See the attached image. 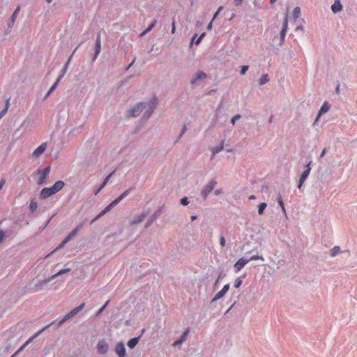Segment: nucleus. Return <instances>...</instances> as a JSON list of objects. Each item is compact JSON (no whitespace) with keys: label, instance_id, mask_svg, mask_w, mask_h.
Returning a JSON list of instances; mask_svg holds the SVG:
<instances>
[{"label":"nucleus","instance_id":"nucleus-1","mask_svg":"<svg viewBox=\"0 0 357 357\" xmlns=\"http://www.w3.org/2000/svg\"><path fill=\"white\" fill-rule=\"evenodd\" d=\"M157 105L158 101L156 98L151 99L149 103L140 102L131 109L128 110V116L129 117H136L141 114L143 109H145L144 116L148 119L153 113Z\"/></svg>","mask_w":357,"mask_h":357},{"label":"nucleus","instance_id":"nucleus-2","mask_svg":"<svg viewBox=\"0 0 357 357\" xmlns=\"http://www.w3.org/2000/svg\"><path fill=\"white\" fill-rule=\"evenodd\" d=\"M64 186L65 183L63 181H57L52 187L42 189L40 197L41 199H47L61 190Z\"/></svg>","mask_w":357,"mask_h":357},{"label":"nucleus","instance_id":"nucleus-3","mask_svg":"<svg viewBox=\"0 0 357 357\" xmlns=\"http://www.w3.org/2000/svg\"><path fill=\"white\" fill-rule=\"evenodd\" d=\"M131 192V189H128L124 191L120 196H119L116 199L112 202L107 207L104 208L93 220L92 222L97 220L98 218L106 214L109 212L114 206L117 205L124 197L128 196L129 193Z\"/></svg>","mask_w":357,"mask_h":357},{"label":"nucleus","instance_id":"nucleus-4","mask_svg":"<svg viewBox=\"0 0 357 357\" xmlns=\"http://www.w3.org/2000/svg\"><path fill=\"white\" fill-rule=\"evenodd\" d=\"M85 306V303H82L78 307L74 308L71 311H70L67 314L64 316V317L59 322V326H61L63 324H64L67 320L74 317L75 314H77L79 312H80Z\"/></svg>","mask_w":357,"mask_h":357},{"label":"nucleus","instance_id":"nucleus-5","mask_svg":"<svg viewBox=\"0 0 357 357\" xmlns=\"http://www.w3.org/2000/svg\"><path fill=\"white\" fill-rule=\"evenodd\" d=\"M85 306V303H82L78 307L74 308L71 311H70L67 314L64 316V317L59 322V326H61L63 324H64L67 320L74 317L75 314H77L79 312H80Z\"/></svg>","mask_w":357,"mask_h":357},{"label":"nucleus","instance_id":"nucleus-6","mask_svg":"<svg viewBox=\"0 0 357 357\" xmlns=\"http://www.w3.org/2000/svg\"><path fill=\"white\" fill-rule=\"evenodd\" d=\"M85 306V303H82L78 307L74 308L71 311H70L67 314L64 316V317L59 322V326H61L63 324H64L67 320L74 317L75 314H77L79 312H80Z\"/></svg>","mask_w":357,"mask_h":357},{"label":"nucleus","instance_id":"nucleus-7","mask_svg":"<svg viewBox=\"0 0 357 357\" xmlns=\"http://www.w3.org/2000/svg\"><path fill=\"white\" fill-rule=\"evenodd\" d=\"M51 170L50 167H47L43 169H38L36 173L40 176L37 184L41 185L46 182L47 178Z\"/></svg>","mask_w":357,"mask_h":357},{"label":"nucleus","instance_id":"nucleus-8","mask_svg":"<svg viewBox=\"0 0 357 357\" xmlns=\"http://www.w3.org/2000/svg\"><path fill=\"white\" fill-rule=\"evenodd\" d=\"M50 325H47V326L44 327L43 328H42L40 331H38V333H36L34 335H33L32 337H31L28 340L26 341V342L22 346L20 347L17 351L11 356V357H15V356H17L20 352H21L22 350L24 349V348L29 344H30L40 333H41L43 331H44L46 328H47Z\"/></svg>","mask_w":357,"mask_h":357},{"label":"nucleus","instance_id":"nucleus-9","mask_svg":"<svg viewBox=\"0 0 357 357\" xmlns=\"http://www.w3.org/2000/svg\"><path fill=\"white\" fill-rule=\"evenodd\" d=\"M216 181L215 180H211L208 182V183L204 186L202 190V195L204 199H206L208 194L214 189Z\"/></svg>","mask_w":357,"mask_h":357},{"label":"nucleus","instance_id":"nucleus-10","mask_svg":"<svg viewBox=\"0 0 357 357\" xmlns=\"http://www.w3.org/2000/svg\"><path fill=\"white\" fill-rule=\"evenodd\" d=\"M47 144L46 142L42 143L38 148H36L32 153V156L34 158L40 157L46 150Z\"/></svg>","mask_w":357,"mask_h":357},{"label":"nucleus","instance_id":"nucleus-11","mask_svg":"<svg viewBox=\"0 0 357 357\" xmlns=\"http://www.w3.org/2000/svg\"><path fill=\"white\" fill-rule=\"evenodd\" d=\"M310 162H309V164L307 166V169L301 174V176L300 178L299 183H298V188H301L302 187V185L304 183L305 179L307 178V176H309V174L310 173L311 167H310Z\"/></svg>","mask_w":357,"mask_h":357},{"label":"nucleus","instance_id":"nucleus-12","mask_svg":"<svg viewBox=\"0 0 357 357\" xmlns=\"http://www.w3.org/2000/svg\"><path fill=\"white\" fill-rule=\"evenodd\" d=\"M229 284H225L223 288L222 289V290H220V291H218L214 296V298H213V301H217L221 298H222L225 294L229 291Z\"/></svg>","mask_w":357,"mask_h":357},{"label":"nucleus","instance_id":"nucleus-13","mask_svg":"<svg viewBox=\"0 0 357 357\" xmlns=\"http://www.w3.org/2000/svg\"><path fill=\"white\" fill-rule=\"evenodd\" d=\"M82 225H79L77 226L66 238V239L62 242L61 246H62L63 244L69 241L71 238H73L77 233L78 231L82 229Z\"/></svg>","mask_w":357,"mask_h":357},{"label":"nucleus","instance_id":"nucleus-14","mask_svg":"<svg viewBox=\"0 0 357 357\" xmlns=\"http://www.w3.org/2000/svg\"><path fill=\"white\" fill-rule=\"evenodd\" d=\"M115 351L119 357L126 356V349L123 342H119L116 345Z\"/></svg>","mask_w":357,"mask_h":357},{"label":"nucleus","instance_id":"nucleus-15","mask_svg":"<svg viewBox=\"0 0 357 357\" xmlns=\"http://www.w3.org/2000/svg\"><path fill=\"white\" fill-rule=\"evenodd\" d=\"M97 349L99 353L105 354L108 351V344L104 340H100Z\"/></svg>","mask_w":357,"mask_h":357},{"label":"nucleus","instance_id":"nucleus-16","mask_svg":"<svg viewBox=\"0 0 357 357\" xmlns=\"http://www.w3.org/2000/svg\"><path fill=\"white\" fill-rule=\"evenodd\" d=\"M250 260L245 259L244 258L239 259L234 264V268L237 272L241 271L246 264L248 263Z\"/></svg>","mask_w":357,"mask_h":357},{"label":"nucleus","instance_id":"nucleus-17","mask_svg":"<svg viewBox=\"0 0 357 357\" xmlns=\"http://www.w3.org/2000/svg\"><path fill=\"white\" fill-rule=\"evenodd\" d=\"M329 109L330 105H328V102H325L319 109V114L315 119V122L318 121L319 118L322 114L327 112L329 110Z\"/></svg>","mask_w":357,"mask_h":357},{"label":"nucleus","instance_id":"nucleus-18","mask_svg":"<svg viewBox=\"0 0 357 357\" xmlns=\"http://www.w3.org/2000/svg\"><path fill=\"white\" fill-rule=\"evenodd\" d=\"M101 50V40H100V36H98L96 41V52L93 59L95 60L98 56L99 55Z\"/></svg>","mask_w":357,"mask_h":357},{"label":"nucleus","instance_id":"nucleus-19","mask_svg":"<svg viewBox=\"0 0 357 357\" xmlns=\"http://www.w3.org/2000/svg\"><path fill=\"white\" fill-rule=\"evenodd\" d=\"M342 9V6L340 0H335L333 4L331 6V10L334 13L340 11Z\"/></svg>","mask_w":357,"mask_h":357},{"label":"nucleus","instance_id":"nucleus-20","mask_svg":"<svg viewBox=\"0 0 357 357\" xmlns=\"http://www.w3.org/2000/svg\"><path fill=\"white\" fill-rule=\"evenodd\" d=\"M148 212H143L140 215H139L137 218L133 219L131 221L132 225H137L140 222H142L145 218L147 216Z\"/></svg>","mask_w":357,"mask_h":357},{"label":"nucleus","instance_id":"nucleus-21","mask_svg":"<svg viewBox=\"0 0 357 357\" xmlns=\"http://www.w3.org/2000/svg\"><path fill=\"white\" fill-rule=\"evenodd\" d=\"M206 77V75L203 72H199L197 74L195 78L191 80L192 84H195L198 80L204 79Z\"/></svg>","mask_w":357,"mask_h":357},{"label":"nucleus","instance_id":"nucleus-22","mask_svg":"<svg viewBox=\"0 0 357 357\" xmlns=\"http://www.w3.org/2000/svg\"><path fill=\"white\" fill-rule=\"evenodd\" d=\"M139 337H133L128 342V346L130 349H133L138 343Z\"/></svg>","mask_w":357,"mask_h":357},{"label":"nucleus","instance_id":"nucleus-23","mask_svg":"<svg viewBox=\"0 0 357 357\" xmlns=\"http://www.w3.org/2000/svg\"><path fill=\"white\" fill-rule=\"evenodd\" d=\"M114 172H112L111 174H109L104 180L103 183H102V185L100 186V188H98V190L96 192V195H97L106 185L107 183H108L109 180L110 179L111 176H112V174H114Z\"/></svg>","mask_w":357,"mask_h":357},{"label":"nucleus","instance_id":"nucleus-24","mask_svg":"<svg viewBox=\"0 0 357 357\" xmlns=\"http://www.w3.org/2000/svg\"><path fill=\"white\" fill-rule=\"evenodd\" d=\"M341 252L340 247V246H335L333 247L330 252L331 257H333L337 255Z\"/></svg>","mask_w":357,"mask_h":357},{"label":"nucleus","instance_id":"nucleus-25","mask_svg":"<svg viewBox=\"0 0 357 357\" xmlns=\"http://www.w3.org/2000/svg\"><path fill=\"white\" fill-rule=\"evenodd\" d=\"M288 22H289V10H287L285 16H284V19L283 20V23H282V30H284V31H287V29H288Z\"/></svg>","mask_w":357,"mask_h":357},{"label":"nucleus","instance_id":"nucleus-26","mask_svg":"<svg viewBox=\"0 0 357 357\" xmlns=\"http://www.w3.org/2000/svg\"><path fill=\"white\" fill-rule=\"evenodd\" d=\"M70 271V268H63V269H61V270H60L57 273L52 275L51 276V278H50V280H53V279L56 278L57 276L61 275H62V274H63V273H68V272H69Z\"/></svg>","mask_w":357,"mask_h":357},{"label":"nucleus","instance_id":"nucleus-27","mask_svg":"<svg viewBox=\"0 0 357 357\" xmlns=\"http://www.w3.org/2000/svg\"><path fill=\"white\" fill-rule=\"evenodd\" d=\"M292 15H293V18H294V20H296L299 17V16H300V15H301V8H300V7L296 6V7L294 9V10H293V14H292Z\"/></svg>","mask_w":357,"mask_h":357},{"label":"nucleus","instance_id":"nucleus-28","mask_svg":"<svg viewBox=\"0 0 357 357\" xmlns=\"http://www.w3.org/2000/svg\"><path fill=\"white\" fill-rule=\"evenodd\" d=\"M157 23V20H155L151 24H150L149 26V27L147 29H146L142 33H141V36H144L146 33H149L156 24Z\"/></svg>","mask_w":357,"mask_h":357},{"label":"nucleus","instance_id":"nucleus-29","mask_svg":"<svg viewBox=\"0 0 357 357\" xmlns=\"http://www.w3.org/2000/svg\"><path fill=\"white\" fill-rule=\"evenodd\" d=\"M61 77H60L57 80L56 82L51 86V88L50 89V90L48 91L47 95H46V97H48L55 89L58 86V84L61 79Z\"/></svg>","mask_w":357,"mask_h":357},{"label":"nucleus","instance_id":"nucleus-30","mask_svg":"<svg viewBox=\"0 0 357 357\" xmlns=\"http://www.w3.org/2000/svg\"><path fill=\"white\" fill-rule=\"evenodd\" d=\"M268 82H269L268 75L267 74H265L261 77L260 80H259V84L264 85Z\"/></svg>","mask_w":357,"mask_h":357},{"label":"nucleus","instance_id":"nucleus-31","mask_svg":"<svg viewBox=\"0 0 357 357\" xmlns=\"http://www.w3.org/2000/svg\"><path fill=\"white\" fill-rule=\"evenodd\" d=\"M20 9H21V6L19 5L16 9L15 10V11L13 12L12 16H11V18H13V24H14L20 11Z\"/></svg>","mask_w":357,"mask_h":357},{"label":"nucleus","instance_id":"nucleus-32","mask_svg":"<svg viewBox=\"0 0 357 357\" xmlns=\"http://www.w3.org/2000/svg\"><path fill=\"white\" fill-rule=\"evenodd\" d=\"M267 204L264 202H262L259 204L258 206V213L259 215H262L264 213V211L265 208H266Z\"/></svg>","mask_w":357,"mask_h":357},{"label":"nucleus","instance_id":"nucleus-33","mask_svg":"<svg viewBox=\"0 0 357 357\" xmlns=\"http://www.w3.org/2000/svg\"><path fill=\"white\" fill-rule=\"evenodd\" d=\"M29 208L31 209V211H34L37 209L38 208V203L36 200L34 199H32L30 202V205H29Z\"/></svg>","mask_w":357,"mask_h":357},{"label":"nucleus","instance_id":"nucleus-34","mask_svg":"<svg viewBox=\"0 0 357 357\" xmlns=\"http://www.w3.org/2000/svg\"><path fill=\"white\" fill-rule=\"evenodd\" d=\"M190 333V328H187L184 332L182 334L181 338H180V342H183L185 341L186 340V337L188 335V333Z\"/></svg>","mask_w":357,"mask_h":357},{"label":"nucleus","instance_id":"nucleus-35","mask_svg":"<svg viewBox=\"0 0 357 357\" xmlns=\"http://www.w3.org/2000/svg\"><path fill=\"white\" fill-rule=\"evenodd\" d=\"M278 202L279 205L281 206V208L282 209V211L284 213H286V210H285L284 204L283 200L282 199V197L280 195H279L278 197Z\"/></svg>","mask_w":357,"mask_h":357},{"label":"nucleus","instance_id":"nucleus-36","mask_svg":"<svg viewBox=\"0 0 357 357\" xmlns=\"http://www.w3.org/2000/svg\"><path fill=\"white\" fill-rule=\"evenodd\" d=\"M223 149H224L223 145H220L219 146L214 147L213 149V154L215 155V154L219 153L220 151L223 150Z\"/></svg>","mask_w":357,"mask_h":357},{"label":"nucleus","instance_id":"nucleus-37","mask_svg":"<svg viewBox=\"0 0 357 357\" xmlns=\"http://www.w3.org/2000/svg\"><path fill=\"white\" fill-rule=\"evenodd\" d=\"M258 259H260L261 261H264V257H261V256H259V255H253L248 260H250V261H255V260H258Z\"/></svg>","mask_w":357,"mask_h":357},{"label":"nucleus","instance_id":"nucleus-38","mask_svg":"<svg viewBox=\"0 0 357 357\" xmlns=\"http://www.w3.org/2000/svg\"><path fill=\"white\" fill-rule=\"evenodd\" d=\"M286 33H287V31L281 30V32H280L281 43H282L284 41Z\"/></svg>","mask_w":357,"mask_h":357},{"label":"nucleus","instance_id":"nucleus-39","mask_svg":"<svg viewBox=\"0 0 357 357\" xmlns=\"http://www.w3.org/2000/svg\"><path fill=\"white\" fill-rule=\"evenodd\" d=\"M181 204L183 206H186L189 204L188 199L187 197H184L181 199Z\"/></svg>","mask_w":357,"mask_h":357},{"label":"nucleus","instance_id":"nucleus-40","mask_svg":"<svg viewBox=\"0 0 357 357\" xmlns=\"http://www.w3.org/2000/svg\"><path fill=\"white\" fill-rule=\"evenodd\" d=\"M109 301L108 300L105 304L98 310V313H97V315H99L100 314H101L104 310L106 308L107 305L109 304Z\"/></svg>","mask_w":357,"mask_h":357},{"label":"nucleus","instance_id":"nucleus-41","mask_svg":"<svg viewBox=\"0 0 357 357\" xmlns=\"http://www.w3.org/2000/svg\"><path fill=\"white\" fill-rule=\"evenodd\" d=\"M242 284V280L240 278H238L235 281L234 287L236 288H239L241 285Z\"/></svg>","mask_w":357,"mask_h":357},{"label":"nucleus","instance_id":"nucleus-42","mask_svg":"<svg viewBox=\"0 0 357 357\" xmlns=\"http://www.w3.org/2000/svg\"><path fill=\"white\" fill-rule=\"evenodd\" d=\"M249 68V66H243L241 67V75H245V73L247 72V70H248Z\"/></svg>","mask_w":357,"mask_h":357},{"label":"nucleus","instance_id":"nucleus-43","mask_svg":"<svg viewBox=\"0 0 357 357\" xmlns=\"http://www.w3.org/2000/svg\"><path fill=\"white\" fill-rule=\"evenodd\" d=\"M240 118H241V115H240V114H236V115H235V116H233V117H232V119H231V123H232L233 125H234V124H235V122L236 121V120L239 119Z\"/></svg>","mask_w":357,"mask_h":357},{"label":"nucleus","instance_id":"nucleus-44","mask_svg":"<svg viewBox=\"0 0 357 357\" xmlns=\"http://www.w3.org/2000/svg\"><path fill=\"white\" fill-rule=\"evenodd\" d=\"M220 243L222 247L225 246L226 241H225V238L223 236H220Z\"/></svg>","mask_w":357,"mask_h":357},{"label":"nucleus","instance_id":"nucleus-45","mask_svg":"<svg viewBox=\"0 0 357 357\" xmlns=\"http://www.w3.org/2000/svg\"><path fill=\"white\" fill-rule=\"evenodd\" d=\"M5 237V232L3 230H0V244L3 242Z\"/></svg>","mask_w":357,"mask_h":357},{"label":"nucleus","instance_id":"nucleus-46","mask_svg":"<svg viewBox=\"0 0 357 357\" xmlns=\"http://www.w3.org/2000/svg\"><path fill=\"white\" fill-rule=\"evenodd\" d=\"M206 33H203L198 38H197V41H195V44L196 45H198L201 43L202 38L205 36Z\"/></svg>","mask_w":357,"mask_h":357},{"label":"nucleus","instance_id":"nucleus-47","mask_svg":"<svg viewBox=\"0 0 357 357\" xmlns=\"http://www.w3.org/2000/svg\"><path fill=\"white\" fill-rule=\"evenodd\" d=\"M6 179L5 178H2L1 179L0 181V190L3 188V185H5L6 183Z\"/></svg>","mask_w":357,"mask_h":357},{"label":"nucleus","instance_id":"nucleus-48","mask_svg":"<svg viewBox=\"0 0 357 357\" xmlns=\"http://www.w3.org/2000/svg\"><path fill=\"white\" fill-rule=\"evenodd\" d=\"M243 0H234V3L236 6H241Z\"/></svg>","mask_w":357,"mask_h":357},{"label":"nucleus","instance_id":"nucleus-49","mask_svg":"<svg viewBox=\"0 0 357 357\" xmlns=\"http://www.w3.org/2000/svg\"><path fill=\"white\" fill-rule=\"evenodd\" d=\"M7 112V108H4L1 112H0V119L3 117L6 113Z\"/></svg>","mask_w":357,"mask_h":357},{"label":"nucleus","instance_id":"nucleus-50","mask_svg":"<svg viewBox=\"0 0 357 357\" xmlns=\"http://www.w3.org/2000/svg\"><path fill=\"white\" fill-rule=\"evenodd\" d=\"M175 30H176L175 21L173 20L172 27V33H175Z\"/></svg>","mask_w":357,"mask_h":357},{"label":"nucleus","instance_id":"nucleus-51","mask_svg":"<svg viewBox=\"0 0 357 357\" xmlns=\"http://www.w3.org/2000/svg\"><path fill=\"white\" fill-rule=\"evenodd\" d=\"M183 344V342H180V340H177V341L174 342L173 343V344H172V345H173L174 347H176V346H177V345H181V344Z\"/></svg>","mask_w":357,"mask_h":357},{"label":"nucleus","instance_id":"nucleus-52","mask_svg":"<svg viewBox=\"0 0 357 357\" xmlns=\"http://www.w3.org/2000/svg\"><path fill=\"white\" fill-rule=\"evenodd\" d=\"M213 27V21L211 20V22L208 24V26H207V29L208 30H211Z\"/></svg>","mask_w":357,"mask_h":357},{"label":"nucleus","instance_id":"nucleus-53","mask_svg":"<svg viewBox=\"0 0 357 357\" xmlns=\"http://www.w3.org/2000/svg\"><path fill=\"white\" fill-rule=\"evenodd\" d=\"M221 193H222V190L221 189H220V190H216L215 191V195H220V194H221Z\"/></svg>","mask_w":357,"mask_h":357},{"label":"nucleus","instance_id":"nucleus-54","mask_svg":"<svg viewBox=\"0 0 357 357\" xmlns=\"http://www.w3.org/2000/svg\"><path fill=\"white\" fill-rule=\"evenodd\" d=\"M218 14H219V13H218V12H216V13L214 14V15H213V19H212V21H213V20H214L218 17Z\"/></svg>","mask_w":357,"mask_h":357},{"label":"nucleus","instance_id":"nucleus-55","mask_svg":"<svg viewBox=\"0 0 357 357\" xmlns=\"http://www.w3.org/2000/svg\"><path fill=\"white\" fill-rule=\"evenodd\" d=\"M9 105H10V103H9V99H8V100H7V101H6L5 108H7V109H8Z\"/></svg>","mask_w":357,"mask_h":357},{"label":"nucleus","instance_id":"nucleus-56","mask_svg":"<svg viewBox=\"0 0 357 357\" xmlns=\"http://www.w3.org/2000/svg\"><path fill=\"white\" fill-rule=\"evenodd\" d=\"M326 152V150L324 149L322 151V152H321V155H320V156H321V157H324V155H325Z\"/></svg>","mask_w":357,"mask_h":357},{"label":"nucleus","instance_id":"nucleus-57","mask_svg":"<svg viewBox=\"0 0 357 357\" xmlns=\"http://www.w3.org/2000/svg\"><path fill=\"white\" fill-rule=\"evenodd\" d=\"M13 18H11V19H10V22H9V23H8V26H13Z\"/></svg>","mask_w":357,"mask_h":357},{"label":"nucleus","instance_id":"nucleus-58","mask_svg":"<svg viewBox=\"0 0 357 357\" xmlns=\"http://www.w3.org/2000/svg\"><path fill=\"white\" fill-rule=\"evenodd\" d=\"M72 56H73V54L70 56V58H69V59H68V62H67V63H66V67L68 66V65L69 64V63H70V60H71V59H72Z\"/></svg>","mask_w":357,"mask_h":357},{"label":"nucleus","instance_id":"nucleus-59","mask_svg":"<svg viewBox=\"0 0 357 357\" xmlns=\"http://www.w3.org/2000/svg\"><path fill=\"white\" fill-rule=\"evenodd\" d=\"M222 8H223L222 6L219 7L216 12H218V13H220V12L222 10Z\"/></svg>","mask_w":357,"mask_h":357},{"label":"nucleus","instance_id":"nucleus-60","mask_svg":"<svg viewBox=\"0 0 357 357\" xmlns=\"http://www.w3.org/2000/svg\"><path fill=\"white\" fill-rule=\"evenodd\" d=\"M249 199H255V195H250Z\"/></svg>","mask_w":357,"mask_h":357},{"label":"nucleus","instance_id":"nucleus-61","mask_svg":"<svg viewBox=\"0 0 357 357\" xmlns=\"http://www.w3.org/2000/svg\"><path fill=\"white\" fill-rule=\"evenodd\" d=\"M196 219H197V216L196 215H193V216L191 217V220H195Z\"/></svg>","mask_w":357,"mask_h":357},{"label":"nucleus","instance_id":"nucleus-62","mask_svg":"<svg viewBox=\"0 0 357 357\" xmlns=\"http://www.w3.org/2000/svg\"><path fill=\"white\" fill-rule=\"evenodd\" d=\"M134 61H132V63H131L128 66L127 69H128V68H131V66H132V64L134 63Z\"/></svg>","mask_w":357,"mask_h":357},{"label":"nucleus","instance_id":"nucleus-63","mask_svg":"<svg viewBox=\"0 0 357 357\" xmlns=\"http://www.w3.org/2000/svg\"><path fill=\"white\" fill-rule=\"evenodd\" d=\"M339 91H340V87H339V86H337V88H336V92L337 93H339Z\"/></svg>","mask_w":357,"mask_h":357},{"label":"nucleus","instance_id":"nucleus-64","mask_svg":"<svg viewBox=\"0 0 357 357\" xmlns=\"http://www.w3.org/2000/svg\"><path fill=\"white\" fill-rule=\"evenodd\" d=\"M275 1H276V0H270V3H275Z\"/></svg>","mask_w":357,"mask_h":357}]
</instances>
